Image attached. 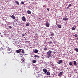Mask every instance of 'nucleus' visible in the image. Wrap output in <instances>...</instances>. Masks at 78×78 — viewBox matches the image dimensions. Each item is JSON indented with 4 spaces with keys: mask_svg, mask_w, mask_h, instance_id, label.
<instances>
[{
    "mask_svg": "<svg viewBox=\"0 0 78 78\" xmlns=\"http://www.w3.org/2000/svg\"><path fill=\"white\" fill-rule=\"evenodd\" d=\"M51 51H49L47 54V58H49V57H51V54L52 53Z\"/></svg>",
    "mask_w": 78,
    "mask_h": 78,
    "instance_id": "obj_1",
    "label": "nucleus"
},
{
    "mask_svg": "<svg viewBox=\"0 0 78 78\" xmlns=\"http://www.w3.org/2000/svg\"><path fill=\"white\" fill-rule=\"evenodd\" d=\"M45 25L47 27H50V24L48 22H46V23Z\"/></svg>",
    "mask_w": 78,
    "mask_h": 78,
    "instance_id": "obj_2",
    "label": "nucleus"
},
{
    "mask_svg": "<svg viewBox=\"0 0 78 78\" xmlns=\"http://www.w3.org/2000/svg\"><path fill=\"white\" fill-rule=\"evenodd\" d=\"M62 73H63V71H62L61 72L59 73L58 75V76H61L62 75Z\"/></svg>",
    "mask_w": 78,
    "mask_h": 78,
    "instance_id": "obj_3",
    "label": "nucleus"
},
{
    "mask_svg": "<svg viewBox=\"0 0 78 78\" xmlns=\"http://www.w3.org/2000/svg\"><path fill=\"white\" fill-rule=\"evenodd\" d=\"M68 20V18L65 17L63 18L62 20H64V21H66V20Z\"/></svg>",
    "mask_w": 78,
    "mask_h": 78,
    "instance_id": "obj_4",
    "label": "nucleus"
},
{
    "mask_svg": "<svg viewBox=\"0 0 78 78\" xmlns=\"http://www.w3.org/2000/svg\"><path fill=\"white\" fill-rule=\"evenodd\" d=\"M7 50L8 51V52H9V53H11V48H7Z\"/></svg>",
    "mask_w": 78,
    "mask_h": 78,
    "instance_id": "obj_5",
    "label": "nucleus"
},
{
    "mask_svg": "<svg viewBox=\"0 0 78 78\" xmlns=\"http://www.w3.org/2000/svg\"><path fill=\"white\" fill-rule=\"evenodd\" d=\"M22 20L23 22L26 21V19L25 18V17L24 16H23Z\"/></svg>",
    "mask_w": 78,
    "mask_h": 78,
    "instance_id": "obj_6",
    "label": "nucleus"
},
{
    "mask_svg": "<svg viewBox=\"0 0 78 78\" xmlns=\"http://www.w3.org/2000/svg\"><path fill=\"white\" fill-rule=\"evenodd\" d=\"M62 62V60H60L58 62H57V64H61Z\"/></svg>",
    "mask_w": 78,
    "mask_h": 78,
    "instance_id": "obj_7",
    "label": "nucleus"
},
{
    "mask_svg": "<svg viewBox=\"0 0 78 78\" xmlns=\"http://www.w3.org/2000/svg\"><path fill=\"white\" fill-rule=\"evenodd\" d=\"M74 27H73L72 28V30H75V28H76V26H74Z\"/></svg>",
    "mask_w": 78,
    "mask_h": 78,
    "instance_id": "obj_8",
    "label": "nucleus"
},
{
    "mask_svg": "<svg viewBox=\"0 0 78 78\" xmlns=\"http://www.w3.org/2000/svg\"><path fill=\"white\" fill-rule=\"evenodd\" d=\"M43 71L44 73H47V70L45 69H43Z\"/></svg>",
    "mask_w": 78,
    "mask_h": 78,
    "instance_id": "obj_9",
    "label": "nucleus"
},
{
    "mask_svg": "<svg viewBox=\"0 0 78 78\" xmlns=\"http://www.w3.org/2000/svg\"><path fill=\"white\" fill-rule=\"evenodd\" d=\"M72 5L71 4H70L66 8V9H69V8H70V6H72Z\"/></svg>",
    "mask_w": 78,
    "mask_h": 78,
    "instance_id": "obj_10",
    "label": "nucleus"
},
{
    "mask_svg": "<svg viewBox=\"0 0 78 78\" xmlns=\"http://www.w3.org/2000/svg\"><path fill=\"white\" fill-rule=\"evenodd\" d=\"M34 53H38V50L37 49H35Z\"/></svg>",
    "mask_w": 78,
    "mask_h": 78,
    "instance_id": "obj_11",
    "label": "nucleus"
},
{
    "mask_svg": "<svg viewBox=\"0 0 78 78\" xmlns=\"http://www.w3.org/2000/svg\"><path fill=\"white\" fill-rule=\"evenodd\" d=\"M11 17L12 18V19H16V17H15V16H14L13 15L11 16Z\"/></svg>",
    "mask_w": 78,
    "mask_h": 78,
    "instance_id": "obj_12",
    "label": "nucleus"
},
{
    "mask_svg": "<svg viewBox=\"0 0 78 78\" xmlns=\"http://www.w3.org/2000/svg\"><path fill=\"white\" fill-rule=\"evenodd\" d=\"M57 26L58 27V28H61L62 27H61V25L59 24H58Z\"/></svg>",
    "mask_w": 78,
    "mask_h": 78,
    "instance_id": "obj_13",
    "label": "nucleus"
},
{
    "mask_svg": "<svg viewBox=\"0 0 78 78\" xmlns=\"http://www.w3.org/2000/svg\"><path fill=\"white\" fill-rule=\"evenodd\" d=\"M46 74H47V75H48L49 76L50 75V72L49 71L47 72Z\"/></svg>",
    "mask_w": 78,
    "mask_h": 78,
    "instance_id": "obj_14",
    "label": "nucleus"
},
{
    "mask_svg": "<svg viewBox=\"0 0 78 78\" xmlns=\"http://www.w3.org/2000/svg\"><path fill=\"white\" fill-rule=\"evenodd\" d=\"M31 11L30 10H28L27 11V14H31Z\"/></svg>",
    "mask_w": 78,
    "mask_h": 78,
    "instance_id": "obj_15",
    "label": "nucleus"
},
{
    "mask_svg": "<svg viewBox=\"0 0 78 78\" xmlns=\"http://www.w3.org/2000/svg\"><path fill=\"white\" fill-rule=\"evenodd\" d=\"M21 61L22 62H25V59L24 58L21 59Z\"/></svg>",
    "mask_w": 78,
    "mask_h": 78,
    "instance_id": "obj_16",
    "label": "nucleus"
},
{
    "mask_svg": "<svg viewBox=\"0 0 78 78\" xmlns=\"http://www.w3.org/2000/svg\"><path fill=\"white\" fill-rule=\"evenodd\" d=\"M32 62L34 63H36V60H34Z\"/></svg>",
    "mask_w": 78,
    "mask_h": 78,
    "instance_id": "obj_17",
    "label": "nucleus"
},
{
    "mask_svg": "<svg viewBox=\"0 0 78 78\" xmlns=\"http://www.w3.org/2000/svg\"><path fill=\"white\" fill-rule=\"evenodd\" d=\"M74 65H76V62L75 61H73V62Z\"/></svg>",
    "mask_w": 78,
    "mask_h": 78,
    "instance_id": "obj_18",
    "label": "nucleus"
},
{
    "mask_svg": "<svg viewBox=\"0 0 78 78\" xmlns=\"http://www.w3.org/2000/svg\"><path fill=\"white\" fill-rule=\"evenodd\" d=\"M15 3L16 4H17L18 5H19V3L18 1H15Z\"/></svg>",
    "mask_w": 78,
    "mask_h": 78,
    "instance_id": "obj_19",
    "label": "nucleus"
},
{
    "mask_svg": "<svg viewBox=\"0 0 78 78\" xmlns=\"http://www.w3.org/2000/svg\"><path fill=\"white\" fill-rule=\"evenodd\" d=\"M29 25H30V23H28L26 24V26L28 27Z\"/></svg>",
    "mask_w": 78,
    "mask_h": 78,
    "instance_id": "obj_20",
    "label": "nucleus"
},
{
    "mask_svg": "<svg viewBox=\"0 0 78 78\" xmlns=\"http://www.w3.org/2000/svg\"><path fill=\"white\" fill-rule=\"evenodd\" d=\"M75 51H76V52H78V48H76L75 49Z\"/></svg>",
    "mask_w": 78,
    "mask_h": 78,
    "instance_id": "obj_21",
    "label": "nucleus"
},
{
    "mask_svg": "<svg viewBox=\"0 0 78 78\" xmlns=\"http://www.w3.org/2000/svg\"><path fill=\"white\" fill-rule=\"evenodd\" d=\"M51 36H52V37H53V36H54V33H51Z\"/></svg>",
    "mask_w": 78,
    "mask_h": 78,
    "instance_id": "obj_22",
    "label": "nucleus"
},
{
    "mask_svg": "<svg viewBox=\"0 0 78 78\" xmlns=\"http://www.w3.org/2000/svg\"><path fill=\"white\" fill-rule=\"evenodd\" d=\"M25 3V2L23 1H22L21 2V5Z\"/></svg>",
    "mask_w": 78,
    "mask_h": 78,
    "instance_id": "obj_23",
    "label": "nucleus"
},
{
    "mask_svg": "<svg viewBox=\"0 0 78 78\" xmlns=\"http://www.w3.org/2000/svg\"><path fill=\"white\" fill-rule=\"evenodd\" d=\"M16 52L17 53H20V51H19V50H16Z\"/></svg>",
    "mask_w": 78,
    "mask_h": 78,
    "instance_id": "obj_24",
    "label": "nucleus"
},
{
    "mask_svg": "<svg viewBox=\"0 0 78 78\" xmlns=\"http://www.w3.org/2000/svg\"><path fill=\"white\" fill-rule=\"evenodd\" d=\"M16 47H18V43H16V44H15Z\"/></svg>",
    "mask_w": 78,
    "mask_h": 78,
    "instance_id": "obj_25",
    "label": "nucleus"
},
{
    "mask_svg": "<svg viewBox=\"0 0 78 78\" xmlns=\"http://www.w3.org/2000/svg\"><path fill=\"white\" fill-rule=\"evenodd\" d=\"M44 50L46 51V50H47V47H45L44 48Z\"/></svg>",
    "mask_w": 78,
    "mask_h": 78,
    "instance_id": "obj_26",
    "label": "nucleus"
},
{
    "mask_svg": "<svg viewBox=\"0 0 78 78\" xmlns=\"http://www.w3.org/2000/svg\"><path fill=\"white\" fill-rule=\"evenodd\" d=\"M72 64H73L72 62H70L69 63V65L70 66H72Z\"/></svg>",
    "mask_w": 78,
    "mask_h": 78,
    "instance_id": "obj_27",
    "label": "nucleus"
},
{
    "mask_svg": "<svg viewBox=\"0 0 78 78\" xmlns=\"http://www.w3.org/2000/svg\"><path fill=\"white\" fill-rule=\"evenodd\" d=\"M74 36L75 37H78V34H75V35H74Z\"/></svg>",
    "mask_w": 78,
    "mask_h": 78,
    "instance_id": "obj_28",
    "label": "nucleus"
},
{
    "mask_svg": "<svg viewBox=\"0 0 78 78\" xmlns=\"http://www.w3.org/2000/svg\"><path fill=\"white\" fill-rule=\"evenodd\" d=\"M22 52L23 53H25V52H24V50L23 49L22 51Z\"/></svg>",
    "mask_w": 78,
    "mask_h": 78,
    "instance_id": "obj_29",
    "label": "nucleus"
},
{
    "mask_svg": "<svg viewBox=\"0 0 78 78\" xmlns=\"http://www.w3.org/2000/svg\"><path fill=\"white\" fill-rule=\"evenodd\" d=\"M9 28L10 29L12 28V27H11V26H9Z\"/></svg>",
    "mask_w": 78,
    "mask_h": 78,
    "instance_id": "obj_30",
    "label": "nucleus"
},
{
    "mask_svg": "<svg viewBox=\"0 0 78 78\" xmlns=\"http://www.w3.org/2000/svg\"><path fill=\"white\" fill-rule=\"evenodd\" d=\"M37 55H35L34 56V57H35V58H37Z\"/></svg>",
    "mask_w": 78,
    "mask_h": 78,
    "instance_id": "obj_31",
    "label": "nucleus"
},
{
    "mask_svg": "<svg viewBox=\"0 0 78 78\" xmlns=\"http://www.w3.org/2000/svg\"><path fill=\"white\" fill-rule=\"evenodd\" d=\"M47 10H48V11H50V9H49L48 8H47Z\"/></svg>",
    "mask_w": 78,
    "mask_h": 78,
    "instance_id": "obj_32",
    "label": "nucleus"
},
{
    "mask_svg": "<svg viewBox=\"0 0 78 78\" xmlns=\"http://www.w3.org/2000/svg\"><path fill=\"white\" fill-rule=\"evenodd\" d=\"M49 42L50 44H52V41H49Z\"/></svg>",
    "mask_w": 78,
    "mask_h": 78,
    "instance_id": "obj_33",
    "label": "nucleus"
},
{
    "mask_svg": "<svg viewBox=\"0 0 78 78\" xmlns=\"http://www.w3.org/2000/svg\"><path fill=\"white\" fill-rule=\"evenodd\" d=\"M50 39H53V37H50Z\"/></svg>",
    "mask_w": 78,
    "mask_h": 78,
    "instance_id": "obj_34",
    "label": "nucleus"
},
{
    "mask_svg": "<svg viewBox=\"0 0 78 78\" xmlns=\"http://www.w3.org/2000/svg\"><path fill=\"white\" fill-rule=\"evenodd\" d=\"M22 36H25V34H23Z\"/></svg>",
    "mask_w": 78,
    "mask_h": 78,
    "instance_id": "obj_35",
    "label": "nucleus"
},
{
    "mask_svg": "<svg viewBox=\"0 0 78 78\" xmlns=\"http://www.w3.org/2000/svg\"><path fill=\"white\" fill-rule=\"evenodd\" d=\"M22 50V49H20L19 50V51H20H20H21Z\"/></svg>",
    "mask_w": 78,
    "mask_h": 78,
    "instance_id": "obj_36",
    "label": "nucleus"
},
{
    "mask_svg": "<svg viewBox=\"0 0 78 78\" xmlns=\"http://www.w3.org/2000/svg\"><path fill=\"white\" fill-rule=\"evenodd\" d=\"M37 58H39V56H37Z\"/></svg>",
    "mask_w": 78,
    "mask_h": 78,
    "instance_id": "obj_37",
    "label": "nucleus"
},
{
    "mask_svg": "<svg viewBox=\"0 0 78 78\" xmlns=\"http://www.w3.org/2000/svg\"><path fill=\"white\" fill-rule=\"evenodd\" d=\"M35 35H37V34H35Z\"/></svg>",
    "mask_w": 78,
    "mask_h": 78,
    "instance_id": "obj_38",
    "label": "nucleus"
},
{
    "mask_svg": "<svg viewBox=\"0 0 78 78\" xmlns=\"http://www.w3.org/2000/svg\"><path fill=\"white\" fill-rule=\"evenodd\" d=\"M20 56H21V57H22V56H21V55H20Z\"/></svg>",
    "mask_w": 78,
    "mask_h": 78,
    "instance_id": "obj_39",
    "label": "nucleus"
},
{
    "mask_svg": "<svg viewBox=\"0 0 78 78\" xmlns=\"http://www.w3.org/2000/svg\"><path fill=\"white\" fill-rule=\"evenodd\" d=\"M77 39H78V37H77Z\"/></svg>",
    "mask_w": 78,
    "mask_h": 78,
    "instance_id": "obj_40",
    "label": "nucleus"
},
{
    "mask_svg": "<svg viewBox=\"0 0 78 78\" xmlns=\"http://www.w3.org/2000/svg\"><path fill=\"white\" fill-rule=\"evenodd\" d=\"M26 42H27V41H26Z\"/></svg>",
    "mask_w": 78,
    "mask_h": 78,
    "instance_id": "obj_41",
    "label": "nucleus"
},
{
    "mask_svg": "<svg viewBox=\"0 0 78 78\" xmlns=\"http://www.w3.org/2000/svg\"><path fill=\"white\" fill-rule=\"evenodd\" d=\"M20 55H21V54H20Z\"/></svg>",
    "mask_w": 78,
    "mask_h": 78,
    "instance_id": "obj_42",
    "label": "nucleus"
}]
</instances>
